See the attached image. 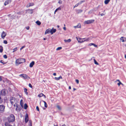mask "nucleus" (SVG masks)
<instances>
[{"mask_svg":"<svg viewBox=\"0 0 126 126\" xmlns=\"http://www.w3.org/2000/svg\"><path fill=\"white\" fill-rule=\"evenodd\" d=\"M34 5V4L33 3H30L29 4V5H27L26 7H29L30 6H33Z\"/></svg>","mask_w":126,"mask_h":126,"instance_id":"ddd939ff","label":"nucleus"},{"mask_svg":"<svg viewBox=\"0 0 126 126\" xmlns=\"http://www.w3.org/2000/svg\"><path fill=\"white\" fill-rule=\"evenodd\" d=\"M3 58L5 59H7V56L6 55H4L3 56Z\"/></svg>","mask_w":126,"mask_h":126,"instance_id":"a19ab883","label":"nucleus"},{"mask_svg":"<svg viewBox=\"0 0 126 126\" xmlns=\"http://www.w3.org/2000/svg\"><path fill=\"white\" fill-rule=\"evenodd\" d=\"M10 101L12 105L14 104H16L17 100L16 98L14 97H11L10 98Z\"/></svg>","mask_w":126,"mask_h":126,"instance_id":"7ed1b4c3","label":"nucleus"},{"mask_svg":"<svg viewBox=\"0 0 126 126\" xmlns=\"http://www.w3.org/2000/svg\"><path fill=\"white\" fill-rule=\"evenodd\" d=\"M15 117L13 114H11L8 117L7 120L9 123L13 122L15 120Z\"/></svg>","mask_w":126,"mask_h":126,"instance_id":"f257e3e1","label":"nucleus"},{"mask_svg":"<svg viewBox=\"0 0 126 126\" xmlns=\"http://www.w3.org/2000/svg\"><path fill=\"white\" fill-rule=\"evenodd\" d=\"M27 10L29 11V13L31 14H32L33 13V9H28Z\"/></svg>","mask_w":126,"mask_h":126,"instance_id":"6ab92c4d","label":"nucleus"},{"mask_svg":"<svg viewBox=\"0 0 126 126\" xmlns=\"http://www.w3.org/2000/svg\"><path fill=\"white\" fill-rule=\"evenodd\" d=\"M43 96L45 98H46L45 95H44H44H43Z\"/></svg>","mask_w":126,"mask_h":126,"instance_id":"69168bd1","label":"nucleus"},{"mask_svg":"<svg viewBox=\"0 0 126 126\" xmlns=\"http://www.w3.org/2000/svg\"><path fill=\"white\" fill-rule=\"evenodd\" d=\"M85 2V0L81 1H80L78 3L79 4V5L80 4H81L83 2Z\"/></svg>","mask_w":126,"mask_h":126,"instance_id":"72a5a7b5","label":"nucleus"},{"mask_svg":"<svg viewBox=\"0 0 126 126\" xmlns=\"http://www.w3.org/2000/svg\"><path fill=\"white\" fill-rule=\"evenodd\" d=\"M3 47L2 46H0V52L2 53L3 51Z\"/></svg>","mask_w":126,"mask_h":126,"instance_id":"4be33fe9","label":"nucleus"},{"mask_svg":"<svg viewBox=\"0 0 126 126\" xmlns=\"http://www.w3.org/2000/svg\"><path fill=\"white\" fill-rule=\"evenodd\" d=\"M29 28H30V27L29 26H28V27H26V28L27 30H28L29 29Z\"/></svg>","mask_w":126,"mask_h":126,"instance_id":"864d4df0","label":"nucleus"},{"mask_svg":"<svg viewBox=\"0 0 126 126\" xmlns=\"http://www.w3.org/2000/svg\"><path fill=\"white\" fill-rule=\"evenodd\" d=\"M76 82L78 84H79V81L78 79H76L75 80Z\"/></svg>","mask_w":126,"mask_h":126,"instance_id":"de8ad7c7","label":"nucleus"},{"mask_svg":"<svg viewBox=\"0 0 126 126\" xmlns=\"http://www.w3.org/2000/svg\"><path fill=\"white\" fill-rule=\"evenodd\" d=\"M116 81H118L119 82H120V81L119 80V79H117L116 80Z\"/></svg>","mask_w":126,"mask_h":126,"instance_id":"052dcab7","label":"nucleus"},{"mask_svg":"<svg viewBox=\"0 0 126 126\" xmlns=\"http://www.w3.org/2000/svg\"><path fill=\"white\" fill-rule=\"evenodd\" d=\"M29 126H32V122L31 120H30L29 121Z\"/></svg>","mask_w":126,"mask_h":126,"instance_id":"5701e85b","label":"nucleus"},{"mask_svg":"<svg viewBox=\"0 0 126 126\" xmlns=\"http://www.w3.org/2000/svg\"><path fill=\"white\" fill-rule=\"evenodd\" d=\"M74 27L75 28H81V25L80 23L78 24V25L76 26H74Z\"/></svg>","mask_w":126,"mask_h":126,"instance_id":"2eb2a0df","label":"nucleus"},{"mask_svg":"<svg viewBox=\"0 0 126 126\" xmlns=\"http://www.w3.org/2000/svg\"><path fill=\"white\" fill-rule=\"evenodd\" d=\"M0 62L2 63L3 64H6V63L4 62V61L3 60H1L0 61Z\"/></svg>","mask_w":126,"mask_h":126,"instance_id":"7c9ffc66","label":"nucleus"},{"mask_svg":"<svg viewBox=\"0 0 126 126\" xmlns=\"http://www.w3.org/2000/svg\"><path fill=\"white\" fill-rule=\"evenodd\" d=\"M79 4L77 3V4L75 5L74 6L73 8H74L75 7H77L79 5Z\"/></svg>","mask_w":126,"mask_h":126,"instance_id":"37998d69","label":"nucleus"},{"mask_svg":"<svg viewBox=\"0 0 126 126\" xmlns=\"http://www.w3.org/2000/svg\"><path fill=\"white\" fill-rule=\"evenodd\" d=\"M28 106L27 104H25L24 105V109H26L28 108Z\"/></svg>","mask_w":126,"mask_h":126,"instance_id":"2f4dec72","label":"nucleus"},{"mask_svg":"<svg viewBox=\"0 0 126 126\" xmlns=\"http://www.w3.org/2000/svg\"><path fill=\"white\" fill-rule=\"evenodd\" d=\"M17 47H16L15 48H14L13 49V52H15L17 50Z\"/></svg>","mask_w":126,"mask_h":126,"instance_id":"4c0bfd02","label":"nucleus"},{"mask_svg":"<svg viewBox=\"0 0 126 126\" xmlns=\"http://www.w3.org/2000/svg\"><path fill=\"white\" fill-rule=\"evenodd\" d=\"M3 43L5 44H6L7 43V42L6 40H5L4 41Z\"/></svg>","mask_w":126,"mask_h":126,"instance_id":"a18cd8bd","label":"nucleus"},{"mask_svg":"<svg viewBox=\"0 0 126 126\" xmlns=\"http://www.w3.org/2000/svg\"><path fill=\"white\" fill-rule=\"evenodd\" d=\"M27 89L26 88H24V92L25 93V94L27 95L28 94V93L27 92Z\"/></svg>","mask_w":126,"mask_h":126,"instance_id":"aec40b11","label":"nucleus"},{"mask_svg":"<svg viewBox=\"0 0 126 126\" xmlns=\"http://www.w3.org/2000/svg\"><path fill=\"white\" fill-rule=\"evenodd\" d=\"M64 41L65 42H70L71 41V40L70 39H69L67 40H64Z\"/></svg>","mask_w":126,"mask_h":126,"instance_id":"b1692460","label":"nucleus"},{"mask_svg":"<svg viewBox=\"0 0 126 126\" xmlns=\"http://www.w3.org/2000/svg\"><path fill=\"white\" fill-rule=\"evenodd\" d=\"M89 38H88L86 40H84V42L85 41H88L89 40Z\"/></svg>","mask_w":126,"mask_h":126,"instance_id":"8fccbe9b","label":"nucleus"},{"mask_svg":"<svg viewBox=\"0 0 126 126\" xmlns=\"http://www.w3.org/2000/svg\"><path fill=\"white\" fill-rule=\"evenodd\" d=\"M69 89H71V87L70 86H69Z\"/></svg>","mask_w":126,"mask_h":126,"instance_id":"e2e57ef3","label":"nucleus"},{"mask_svg":"<svg viewBox=\"0 0 126 126\" xmlns=\"http://www.w3.org/2000/svg\"><path fill=\"white\" fill-rule=\"evenodd\" d=\"M19 76L24 78L25 79H30V78L26 74H23L20 75Z\"/></svg>","mask_w":126,"mask_h":126,"instance_id":"423d86ee","label":"nucleus"},{"mask_svg":"<svg viewBox=\"0 0 126 126\" xmlns=\"http://www.w3.org/2000/svg\"><path fill=\"white\" fill-rule=\"evenodd\" d=\"M58 3L59 4H62V1L61 0H59L58 1Z\"/></svg>","mask_w":126,"mask_h":126,"instance_id":"09e8293b","label":"nucleus"},{"mask_svg":"<svg viewBox=\"0 0 126 126\" xmlns=\"http://www.w3.org/2000/svg\"><path fill=\"white\" fill-rule=\"evenodd\" d=\"M9 0H7L5 1L4 5L5 6L6 5L8 4H9Z\"/></svg>","mask_w":126,"mask_h":126,"instance_id":"393cba45","label":"nucleus"},{"mask_svg":"<svg viewBox=\"0 0 126 126\" xmlns=\"http://www.w3.org/2000/svg\"><path fill=\"white\" fill-rule=\"evenodd\" d=\"M56 107L59 110H61V108L59 105H57Z\"/></svg>","mask_w":126,"mask_h":126,"instance_id":"f704fd0d","label":"nucleus"},{"mask_svg":"<svg viewBox=\"0 0 126 126\" xmlns=\"http://www.w3.org/2000/svg\"><path fill=\"white\" fill-rule=\"evenodd\" d=\"M103 13H101L100 14V15L101 16H104V15H105V14H106V13H105V11L104 10L103 12Z\"/></svg>","mask_w":126,"mask_h":126,"instance_id":"473e14b6","label":"nucleus"},{"mask_svg":"<svg viewBox=\"0 0 126 126\" xmlns=\"http://www.w3.org/2000/svg\"><path fill=\"white\" fill-rule=\"evenodd\" d=\"M63 29L64 30H66V27H64L63 28Z\"/></svg>","mask_w":126,"mask_h":126,"instance_id":"bf43d9fd","label":"nucleus"},{"mask_svg":"<svg viewBox=\"0 0 126 126\" xmlns=\"http://www.w3.org/2000/svg\"><path fill=\"white\" fill-rule=\"evenodd\" d=\"M86 38H77V39L79 42L82 43L84 42V40Z\"/></svg>","mask_w":126,"mask_h":126,"instance_id":"9d476101","label":"nucleus"},{"mask_svg":"<svg viewBox=\"0 0 126 126\" xmlns=\"http://www.w3.org/2000/svg\"><path fill=\"white\" fill-rule=\"evenodd\" d=\"M43 95L44 94H43L42 93H41L38 95V96L39 97H40L43 96Z\"/></svg>","mask_w":126,"mask_h":126,"instance_id":"bb28decb","label":"nucleus"},{"mask_svg":"<svg viewBox=\"0 0 126 126\" xmlns=\"http://www.w3.org/2000/svg\"><path fill=\"white\" fill-rule=\"evenodd\" d=\"M94 63L96 65H98V63L97 62L95 59L94 60Z\"/></svg>","mask_w":126,"mask_h":126,"instance_id":"58836bf2","label":"nucleus"},{"mask_svg":"<svg viewBox=\"0 0 126 126\" xmlns=\"http://www.w3.org/2000/svg\"><path fill=\"white\" fill-rule=\"evenodd\" d=\"M56 31V30L55 29H51L50 30V33L51 34H52L53 33L55 32Z\"/></svg>","mask_w":126,"mask_h":126,"instance_id":"f8f14e48","label":"nucleus"},{"mask_svg":"<svg viewBox=\"0 0 126 126\" xmlns=\"http://www.w3.org/2000/svg\"><path fill=\"white\" fill-rule=\"evenodd\" d=\"M73 89L74 91H75V90H76V89H75V88H74Z\"/></svg>","mask_w":126,"mask_h":126,"instance_id":"338daca9","label":"nucleus"},{"mask_svg":"<svg viewBox=\"0 0 126 126\" xmlns=\"http://www.w3.org/2000/svg\"><path fill=\"white\" fill-rule=\"evenodd\" d=\"M93 46H94V47H97V46L94 43L93 44Z\"/></svg>","mask_w":126,"mask_h":126,"instance_id":"603ef678","label":"nucleus"},{"mask_svg":"<svg viewBox=\"0 0 126 126\" xmlns=\"http://www.w3.org/2000/svg\"><path fill=\"white\" fill-rule=\"evenodd\" d=\"M43 101L44 102V104L45 107L46 108H47V105L46 102L45 101Z\"/></svg>","mask_w":126,"mask_h":126,"instance_id":"a878e982","label":"nucleus"},{"mask_svg":"<svg viewBox=\"0 0 126 126\" xmlns=\"http://www.w3.org/2000/svg\"><path fill=\"white\" fill-rule=\"evenodd\" d=\"M50 32V30L49 29H47L45 32V34H48Z\"/></svg>","mask_w":126,"mask_h":126,"instance_id":"dca6fc26","label":"nucleus"},{"mask_svg":"<svg viewBox=\"0 0 126 126\" xmlns=\"http://www.w3.org/2000/svg\"><path fill=\"white\" fill-rule=\"evenodd\" d=\"M110 0H105L104 1V3L105 4H107L110 1Z\"/></svg>","mask_w":126,"mask_h":126,"instance_id":"412c9836","label":"nucleus"},{"mask_svg":"<svg viewBox=\"0 0 126 126\" xmlns=\"http://www.w3.org/2000/svg\"><path fill=\"white\" fill-rule=\"evenodd\" d=\"M26 62L25 59L22 58L17 59L16 61V63L18 64L25 63Z\"/></svg>","mask_w":126,"mask_h":126,"instance_id":"f03ea898","label":"nucleus"},{"mask_svg":"<svg viewBox=\"0 0 126 126\" xmlns=\"http://www.w3.org/2000/svg\"><path fill=\"white\" fill-rule=\"evenodd\" d=\"M62 78L61 76H60L58 78L55 77V79L56 80H58L60 79H62Z\"/></svg>","mask_w":126,"mask_h":126,"instance_id":"f3484780","label":"nucleus"},{"mask_svg":"<svg viewBox=\"0 0 126 126\" xmlns=\"http://www.w3.org/2000/svg\"><path fill=\"white\" fill-rule=\"evenodd\" d=\"M36 109L37 111H39V107H38V106H36Z\"/></svg>","mask_w":126,"mask_h":126,"instance_id":"79ce46f5","label":"nucleus"},{"mask_svg":"<svg viewBox=\"0 0 126 126\" xmlns=\"http://www.w3.org/2000/svg\"><path fill=\"white\" fill-rule=\"evenodd\" d=\"M36 23L38 25H40L41 24V22L39 21H37L36 22Z\"/></svg>","mask_w":126,"mask_h":126,"instance_id":"c756f323","label":"nucleus"},{"mask_svg":"<svg viewBox=\"0 0 126 126\" xmlns=\"http://www.w3.org/2000/svg\"><path fill=\"white\" fill-rule=\"evenodd\" d=\"M20 104L22 106H23V100L22 99H21L20 101Z\"/></svg>","mask_w":126,"mask_h":126,"instance_id":"c85d7f7f","label":"nucleus"},{"mask_svg":"<svg viewBox=\"0 0 126 126\" xmlns=\"http://www.w3.org/2000/svg\"><path fill=\"white\" fill-rule=\"evenodd\" d=\"M120 40L122 41L123 42H124L125 41L123 39V37H121L120 39Z\"/></svg>","mask_w":126,"mask_h":126,"instance_id":"ea45409f","label":"nucleus"},{"mask_svg":"<svg viewBox=\"0 0 126 126\" xmlns=\"http://www.w3.org/2000/svg\"><path fill=\"white\" fill-rule=\"evenodd\" d=\"M54 126H58V125L57 123V124L56 125H54Z\"/></svg>","mask_w":126,"mask_h":126,"instance_id":"13d9d810","label":"nucleus"},{"mask_svg":"<svg viewBox=\"0 0 126 126\" xmlns=\"http://www.w3.org/2000/svg\"><path fill=\"white\" fill-rule=\"evenodd\" d=\"M8 122H6L5 123V125L6 126H7V125L8 124Z\"/></svg>","mask_w":126,"mask_h":126,"instance_id":"6e6d98bb","label":"nucleus"},{"mask_svg":"<svg viewBox=\"0 0 126 126\" xmlns=\"http://www.w3.org/2000/svg\"><path fill=\"white\" fill-rule=\"evenodd\" d=\"M25 47V46H22V47H21L20 49V50H21L24 47Z\"/></svg>","mask_w":126,"mask_h":126,"instance_id":"3c124183","label":"nucleus"},{"mask_svg":"<svg viewBox=\"0 0 126 126\" xmlns=\"http://www.w3.org/2000/svg\"><path fill=\"white\" fill-rule=\"evenodd\" d=\"M29 118L28 114L27 113H26L25 114V121L26 123H27L29 121Z\"/></svg>","mask_w":126,"mask_h":126,"instance_id":"6e6552de","label":"nucleus"},{"mask_svg":"<svg viewBox=\"0 0 126 126\" xmlns=\"http://www.w3.org/2000/svg\"><path fill=\"white\" fill-rule=\"evenodd\" d=\"M53 75L55 76L56 75V73H54Z\"/></svg>","mask_w":126,"mask_h":126,"instance_id":"4d7b16f0","label":"nucleus"},{"mask_svg":"<svg viewBox=\"0 0 126 126\" xmlns=\"http://www.w3.org/2000/svg\"><path fill=\"white\" fill-rule=\"evenodd\" d=\"M20 110V106L16 104V110L17 111H19Z\"/></svg>","mask_w":126,"mask_h":126,"instance_id":"1a4fd4ad","label":"nucleus"},{"mask_svg":"<svg viewBox=\"0 0 126 126\" xmlns=\"http://www.w3.org/2000/svg\"><path fill=\"white\" fill-rule=\"evenodd\" d=\"M29 86L30 87V88H32V85L31 84V83H29Z\"/></svg>","mask_w":126,"mask_h":126,"instance_id":"c03bdc74","label":"nucleus"},{"mask_svg":"<svg viewBox=\"0 0 126 126\" xmlns=\"http://www.w3.org/2000/svg\"><path fill=\"white\" fill-rule=\"evenodd\" d=\"M2 80V78L1 77H0V81H1Z\"/></svg>","mask_w":126,"mask_h":126,"instance_id":"680f3d73","label":"nucleus"},{"mask_svg":"<svg viewBox=\"0 0 126 126\" xmlns=\"http://www.w3.org/2000/svg\"><path fill=\"white\" fill-rule=\"evenodd\" d=\"M121 84H122V83L120 81L117 84L119 86Z\"/></svg>","mask_w":126,"mask_h":126,"instance_id":"49530a36","label":"nucleus"},{"mask_svg":"<svg viewBox=\"0 0 126 126\" xmlns=\"http://www.w3.org/2000/svg\"><path fill=\"white\" fill-rule=\"evenodd\" d=\"M61 10V8H60V7H59L55 11L54 13L55 14L56 12L58 11V10Z\"/></svg>","mask_w":126,"mask_h":126,"instance_id":"cd10ccee","label":"nucleus"},{"mask_svg":"<svg viewBox=\"0 0 126 126\" xmlns=\"http://www.w3.org/2000/svg\"><path fill=\"white\" fill-rule=\"evenodd\" d=\"M3 102V99L0 96V104H1Z\"/></svg>","mask_w":126,"mask_h":126,"instance_id":"c9c22d12","label":"nucleus"},{"mask_svg":"<svg viewBox=\"0 0 126 126\" xmlns=\"http://www.w3.org/2000/svg\"><path fill=\"white\" fill-rule=\"evenodd\" d=\"M77 12L78 14L80 13L83 11V10L81 9L78 10H77Z\"/></svg>","mask_w":126,"mask_h":126,"instance_id":"a211bd4d","label":"nucleus"},{"mask_svg":"<svg viewBox=\"0 0 126 126\" xmlns=\"http://www.w3.org/2000/svg\"><path fill=\"white\" fill-rule=\"evenodd\" d=\"M6 36V34L5 33V32L4 31H3L2 33L1 34V38L3 39H4L5 36Z\"/></svg>","mask_w":126,"mask_h":126,"instance_id":"9b49d317","label":"nucleus"},{"mask_svg":"<svg viewBox=\"0 0 126 126\" xmlns=\"http://www.w3.org/2000/svg\"><path fill=\"white\" fill-rule=\"evenodd\" d=\"M14 104V107H15V106H16V104Z\"/></svg>","mask_w":126,"mask_h":126,"instance_id":"0e129e2a","label":"nucleus"},{"mask_svg":"<svg viewBox=\"0 0 126 126\" xmlns=\"http://www.w3.org/2000/svg\"><path fill=\"white\" fill-rule=\"evenodd\" d=\"M35 62L34 61H33L30 64V67H33V66Z\"/></svg>","mask_w":126,"mask_h":126,"instance_id":"4468645a","label":"nucleus"},{"mask_svg":"<svg viewBox=\"0 0 126 126\" xmlns=\"http://www.w3.org/2000/svg\"><path fill=\"white\" fill-rule=\"evenodd\" d=\"M94 21V19L87 20L84 22V23L85 24H89L93 23Z\"/></svg>","mask_w":126,"mask_h":126,"instance_id":"0eeeda50","label":"nucleus"},{"mask_svg":"<svg viewBox=\"0 0 126 126\" xmlns=\"http://www.w3.org/2000/svg\"><path fill=\"white\" fill-rule=\"evenodd\" d=\"M62 48L61 47H58L56 49L57 50H60L62 49Z\"/></svg>","mask_w":126,"mask_h":126,"instance_id":"e433bc0d","label":"nucleus"},{"mask_svg":"<svg viewBox=\"0 0 126 126\" xmlns=\"http://www.w3.org/2000/svg\"><path fill=\"white\" fill-rule=\"evenodd\" d=\"M5 106L3 105H0V112L3 113L5 111Z\"/></svg>","mask_w":126,"mask_h":126,"instance_id":"39448f33","label":"nucleus"},{"mask_svg":"<svg viewBox=\"0 0 126 126\" xmlns=\"http://www.w3.org/2000/svg\"><path fill=\"white\" fill-rule=\"evenodd\" d=\"M62 126H66V125L65 124L63 125Z\"/></svg>","mask_w":126,"mask_h":126,"instance_id":"774afa93","label":"nucleus"},{"mask_svg":"<svg viewBox=\"0 0 126 126\" xmlns=\"http://www.w3.org/2000/svg\"><path fill=\"white\" fill-rule=\"evenodd\" d=\"M93 44L94 43H90V44H89V45L90 46H91L92 45H93Z\"/></svg>","mask_w":126,"mask_h":126,"instance_id":"5fc2aeb1","label":"nucleus"},{"mask_svg":"<svg viewBox=\"0 0 126 126\" xmlns=\"http://www.w3.org/2000/svg\"><path fill=\"white\" fill-rule=\"evenodd\" d=\"M7 90L5 89H3L0 92V96H5L6 94Z\"/></svg>","mask_w":126,"mask_h":126,"instance_id":"20e7f679","label":"nucleus"}]
</instances>
